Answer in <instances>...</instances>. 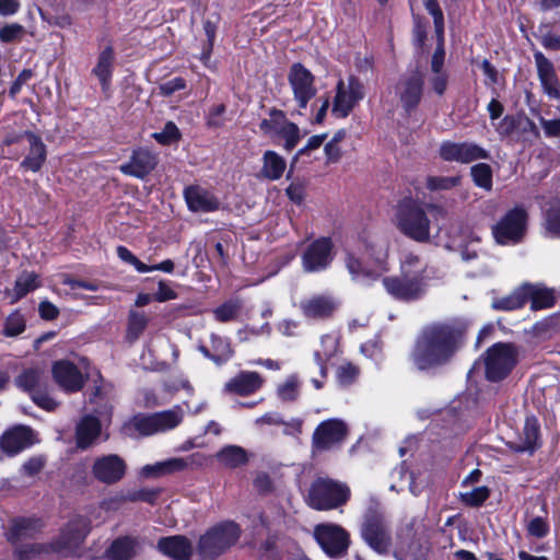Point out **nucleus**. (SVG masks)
Masks as SVG:
<instances>
[{"label": "nucleus", "instance_id": "obj_1", "mask_svg": "<svg viewBox=\"0 0 560 560\" xmlns=\"http://www.w3.org/2000/svg\"><path fill=\"white\" fill-rule=\"evenodd\" d=\"M463 330L454 324H434L423 329L412 352L420 370L445 363L455 352Z\"/></svg>", "mask_w": 560, "mask_h": 560}, {"label": "nucleus", "instance_id": "obj_2", "mask_svg": "<svg viewBox=\"0 0 560 560\" xmlns=\"http://www.w3.org/2000/svg\"><path fill=\"white\" fill-rule=\"evenodd\" d=\"M389 241L382 235H368L357 249H348L346 267L352 280L368 284L389 270Z\"/></svg>", "mask_w": 560, "mask_h": 560}, {"label": "nucleus", "instance_id": "obj_3", "mask_svg": "<svg viewBox=\"0 0 560 560\" xmlns=\"http://www.w3.org/2000/svg\"><path fill=\"white\" fill-rule=\"evenodd\" d=\"M428 280L427 264L419 256L407 253L400 261V276L385 277L383 285L394 299L412 302L427 293Z\"/></svg>", "mask_w": 560, "mask_h": 560}, {"label": "nucleus", "instance_id": "obj_4", "mask_svg": "<svg viewBox=\"0 0 560 560\" xmlns=\"http://www.w3.org/2000/svg\"><path fill=\"white\" fill-rule=\"evenodd\" d=\"M90 532V523L82 516H74L62 528L59 539L49 546L26 545L18 549L21 560H55L73 555Z\"/></svg>", "mask_w": 560, "mask_h": 560}, {"label": "nucleus", "instance_id": "obj_5", "mask_svg": "<svg viewBox=\"0 0 560 560\" xmlns=\"http://www.w3.org/2000/svg\"><path fill=\"white\" fill-rule=\"evenodd\" d=\"M241 533L240 525L233 521L212 525L199 537L196 547L198 556L202 560L217 559L238 541Z\"/></svg>", "mask_w": 560, "mask_h": 560}, {"label": "nucleus", "instance_id": "obj_6", "mask_svg": "<svg viewBox=\"0 0 560 560\" xmlns=\"http://www.w3.org/2000/svg\"><path fill=\"white\" fill-rule=\"evenodd\" d=\"M394 223L407 237L417 242L430 240V220L423 208L412 199H404L396 209Z\"/></svg>", "mask_w": 560, "mask_h": 560}, {"label": "nucleus", "instance_id": "obj_7", "mask_svg": "<svg viewBox=\"0 0 560 560\" xmlns=\"http://www.w3.org/2000/svg\"><path fill=\"white\" fill-rule=\"evenodd\" d=\"M349 498L347 485L329 478H317L308 490L307 503L314 510L329 511L346 504Z\"/></svg>", "mask_w": 560, "mask_h": 560}, {"label": "nucleus", "instance_id": "obj_8", "mask_svg": "<svg viewBox=\"0 0 560 560\" xmlns=\"http://www.w3.org/2000/svg\"><path fill=\"white\" fill-rule=\"evenodd\" d=\"M184 419V411L180 406H175L151 415H138L131 420V425L139 434L148 436L177 428Z\"/></svg>", "mask_w": 560, "mask_h": 560}, {"label": "nucleus", "instance_id": "obj_9", "mask_svg": "<svg viewBox=\"0 0 560 560\" xmlns=\"http://www.w3.org/2000/svg\"><path fill=\"white\" fill-rule=\"evenodd\" d=\"M517 362V351L511 343H495L485 355L486 376L491 382L506 377Z\"/></svg>", "mask_w": 560, "mask_h": 560}, {"label": "nucleus", "instance_id": "obj_10", "mask_svg": "<svg viewBox=\"0 0 560 560\" xmlns=\"http://www.w3.org/2000/svg\"><path fill=\"white\" fill-rule=\"evenodd\" d=\"M526 223L527 212L522 207H515L493 226V236L502 245L515 244L524 236Z\"/></svg>", "mask_w": 560, "mask_h": 560}, {"label": "nucleus", "instance_id": "obj_11", "mask_svg": "<svg viewBox=\"0 0 560 560\" xmlns=\"http://www.w3.org/2000/svg\"><path fill=\"white\" fill-rule=\"evenodd\" d=\"M260 130L272 139L284 140L287 150L293 149L301 139L299 127L289 121L281 110H271L269 117L260 122Z\"/></svg>", "mask_w": 560, "mask_h": 560}, {"label": "nucleus", "instance_id": "obj_12", "mask_svg": "<svg viewBox=\"0 0 560 560\" xmlns=\"http://www.w3.org/2000/svg\"><path fill=\"white\" fill-rule=\"evenodd\" d=\"M314 537L322 549L332 558L341 557L349 546V534L337 524L316 525Z\"/></svg>", "mask_w": 560, "mask_h": 560}, {"label": "nucleus", "instance_id": "obj_13", "mask_svg": "<svg viewBox=\"0 0 560 560\" xmlns=\"http://www.w3.org/2000/svg\"><path fill=\"white\" fill-rule=\"evenodd\" d=\"M363 96L364 86L358 79L350 77L347 82L339 80L331 113L338 118L347 117Z\"/></svg>", "mask_w": 560, "mask_h": 560}, {"label": "nucleus", "instance_id": "obj_14", "mask_svg": "<svg viewBox=\"0 0 560 560\" xmlns=\"http://www.w3.org/2000/svg\"><path fill=\"white\" fill-rule=\"evenodd\" d=\"M332 243L327 237L315 240L302 254V268L305 272H320L332 261Z\"/></svg>", "mask_w": 560, "mask_h": 560}, {"label": "nucleus", "instance_id": "obj_15", "mask_svg": "<svg viewBox=\"0 0 560 560\" xmlns=\"http://www.w3.org/2000/svg\"><path fill=\"white\" fill-rule=\"evenodd\" d=\"M348 433L347 424L339 419L323 421L315 429L312 438L315 451H328L341 444Z\"/></svg>", "mask_w": 560, "mask_h": 560}, {"label": "nucleus", "instance_id": "obj_16", "mask_svg": "<svg viewBox=\"0 0 560 560\" xmlns=\"http://www.w3.org/2000/svg\"><path fill=\"white\" fill-rule=\"evenodd\" d=\"M289 83L299 107L306 108L308 102L316 95L314 77L311 71L301 63L292 65L289 72Z\"/></svg>", "mask_w": 560, "mask_h": 560}, {"label": "nucleus", "instance_id": "obj_17", "mask_svg": "<svg viewBox=\"0 0 560 560\" xmlns=\"http://www.w3.org/2000/svg\"><path fill=\"white\" fill-rule=\"evenodd\" d=\"M127 471L126 460L117 454H106L95 458L92 466L94 478L105 485L120 481Z\"/></svg>", "mask_w": 560, "mask_h": 560}, {"label": "nucleus", "instance_id": "obj_18", "mask_svg": "<svg viewBox=\"0 0 560 560\" xmlns=\"http://www.w3.org/2000/svg\"><path fill=\"white\" fill-rule=\"evenodd\" d=\"M440 155L444 161L471 163L489 158L487 150L474 142L445 141L440 147Z\"/></svg>", "mask_w": 560, "mask_h": 560}, {"label": "nucleus", "instance_id": "obj_19", "mask_svg": "<svg viewBox=\"0 0 560 560\" xmlns=\"http://www.w3.org/2000/svg\"><path fill=\"white\" fill-rule=\"evenodd\" d=\"M339 302L331 295L317 294L301 300L299 306L302 314L311 319H323L332 315Z\"/></svg>", "mask_w": 560, "mask_h": 560}, {"label": "nucleus", "instance_id": "obj_20", "mask_svg": "<svg viewBox=\"0 0 560 560\" xmlns=\"http://www.w3.org/2000/svg\"><path fill=\"white\" fill-rule=\"evenodd\" d=\"M156 155L147 149L135 150L128 163L121 164L119 171L128 176L144 178L156 166Z\"/></svg>", "mask_w": 560, "mask_h": 560}, {"label": "nucleus", "instance_id": "obj_21", "mask_svg": "<svg viewBox=\"0 0 560 560\" xmlns=\"http://www.w3.org/2000/svg\"><path fill=\"white\" fill-rule=\"evenodd\" d=\"M51 372L55 382L66 392H78L83 387V375L70 361L60 360L55 362Z\"/></svg>", "mask_w": 560, "mask_h": 560}, {"label": "nucleus", "instance_id": "obj_22", "mask_svg": "<svg viewBox=\"0 0 560 560\" xmlns=\"http://www.w3.org/2000/svg\"><path fill=\"white\" fill-rule=\"evenodd\" d=\"M36 442L32 429L18 425L4 432L0 439L1 450L10 456H13Z\"/></svg>", "mask_w": 560, "mask_h": 560}, {"label": "nucleus", "instance_id": "obj_23", "mask_svg": "<svg viewBox=\"0 0 560 560\" xmlns=\"http://www.w3.org/2000/svg\"><path fill=\"white\" fill-rule=\"evenodd\" d=\"M158 550L173 560H190L194 545L184 535L163 537L158 541Z\"/></svg>", "mask_w": 560, "mask_h": 560}, {"label": "nucleus", "instance_id": "obj_24", "mask_svg": "<svg viewBox=\"0 0 560 560\" xmlns=\"http://www.w3.org/2000/svg\"><path fill=\"white\" fill-rule=\"evenodd\" d=\"M423 81L418 72L404 78L397 85V94L404 109L408 113L420 102Z\"/></svg>", "mask_w": 560, "mask_h": 560}, {"label": "nucleus", "instance_id": "obj_25", "mask_svg": "<svg viewBox=\"0 0 560 560\" xmlns=\"http://www.w3.org/2000/svg\"><path fill=\"white\" fill-rule=\"evenodd\" d=\"M188 209L194 212H211L220 207L218 198L200 186H190L184 190Z\"/></svg>", "mask_w": 560, "mask_h": 560}, {"label": "nucleus", "instance_id": "obj_26", "mask_svg": "<svg viewBox=\"0 0 560 560\" xmlns=\"http://www.w3.org/2000/svg\"><path fill=\"white\" fill-rule=\"evenodd\" d=\"M537 73L544 92L551 98H560V83L552 63L540 51L534 55Z\"/></svg>", "mask_w": 560, "mask_h": 560}, {"label": "nucleus", "instance_id": "obj_27", "mask_svg": "<svg viewBox=\"0 0 560 560\" xmlns=\"http://www.w3.org/2000/svg\"><path fill=\"white\" fill-rule=\"evenodd\" d=\"M102 430L101 420L94 416H84L77 424L75 441L80 448H88L96 441Z\"/></svg>", "mask_w": 560, "mask_h": 560}, {"label": "nucleus", "instance_id": "obj_28", "mask_svg": "<svg viewBox=\"0 0 560 560\" xmlns=\"http://www.w3.org/2000/svg\"><path fill=\"white\" fill-rule=\"evenodd\" d=\"M261 384L262 380L258 373L241 372L225 384L224 390L245 396L256 392Z\"/></svg>", "mask_w": 560, "mask_h": 560}, {"label": "nucleus", "instance_id": "obj_29", "mask_svg": "<svg viewBox=\"0 0 560 560\" xmlns=\"http://www.w3.org/2000/svg\"><path fill=\"white\" fill-rule=\"evenodd\" d=\"M339 338L336 334L324 335L320 338V348L314 351V360L323 378L327 376V362L338 352Z\"/></svg>", "mask_w": 560, "mask_h": 560}, {"label": "nucleus", "instance_id": "obj_30", "mask_svg": "<svg viewBox=\"0 0 560 560\" xmlns=\"http://www.w3.org/2000/svg\"><path fill=\"white\" fill-rule=\"evenodd\" d=\"M25 136L30 144V152L22 161L21 166L28 171L37 172L46 160V147L38 136L32 132H25Z\"/></svg>", "mask_w": 560, "mask_h": 560}, {"label": "nucleus", "instance_id": "obj_31", "mask_svg": "<svg viewBox=\"0 0 560 560\" xmlns=\"http://www.w3.org/2000/svg\"><path fill=\"white\" fill-rule=\"evenodd\" d=\"M362 537L376 552H385L388 548V535L380 522H366L362 527Z\"/></svg>", "mask_w": 560, "mask_h": 560}, {"label": "nucleus", "instance_id": "obj_32", "mask_svg": "<svg viewBox=\"0 0 560 560\" xmlns=\"http://www.w3.org/2000/svg\"><path fill=\"white\" fill-rule=\"evenodd\" d=\"M141 548L138 537H121L113 541L106 555L109 560H130Z\"/></svg>", "mask_w": 560, "mask_h": 560}, {"label": "nucleus", "instance_id": "obj_33", "mask_svg": "<svg viewBox=\"0 0 560 560\" xmlns=\"http://www.w3.org/2000/svg\"><path fill=\"white\" fill-rule=\"evenodd\" d=\"M114 63V50L110 46H107L100 52L97 62L92 70V73L98 79L104 91H106L110 85Z\"/></svg>", "mask_w": 560, "mask_h": 560}, {"label": "nucleus", "instance_id": "obj_34", "mask_svg": "<svg viewBox=\"0 0 560 560\" xmlns=\"http://www.w3.org/2000/svg\"><path fill=\"white\" fill-rule=\"evenodd\" d=\"M199 351L217 364L226 362L232 357V349L228 339L211 335V348L199 346Z\"/></svg>", "mask_w": 560, "mask_h": 560}, {"label": "nucleus", "instance_id": "obj_35", "mask_svg": "<svg viewBox=\"0 0 560 560\" xmlns=\"http://www.w3.org/2000/svg\"><path fill=\"white\" fill-rule=\"evenodd\" d=\"M287 167V163L282 156L275 151H266L262 156L261 175L270 180L279 179Z\"/></svg>", "mask_w": 560, "mask_h": 560}, {"label": "nucleus", "instance_id": "obj_36", "mask_svg": "<svg viewBox=\"0 0 560 560\" xmlns=\"http://www.w3.org/2000/svg\"><path fill=\"white\" fill-rule=\"evenodd\" d=\"M39 284L38 276L35 272L23 271L15 280L13 290L7 291V294L12 295L11 303H15L38 288Z\"/></svg>", "mask_w": 560, "mask_h": 560}, {"label": "nucleus", "instance_id": "obj_37", "mask_svg": "<svg viewBox=\"0 0 560 560\" xmlns=\"http://www.w3.org/2000/svg\"><path fill=\"white\" fill-rule=\"evenodd\" d=\"M529 289L522 285L511 294L494 299L492 301V307L498 311H514L521 308L528 301Z\"/></svg>", "mask_w": 560, "mask_h": 560}, {"label": "nucleus", "instance_id": "obj_38", "mask_svg": "<svg viewBox=\"0 0 560 560\" xmlns=\"http://www.w3.org/2000/svg\"><path fill=\"white\" fill-rule=\"evenodd\" d=\"M45 383L44 371L39 368L25 369L16 378L19 388L28 392L31 395L37 392Z\"/></svg>", "mask_w": 560, "mask_h": 560}, {"label": "nucleus", "instance_id": "obj_39", "mask_svg": "<svg viewBox=\"0 0 560 560\" xmlns=\"http://www.w3.org/2000/svg\"><path fill=\"white\" fill-rule=\"evenodd\" d=\"M163 462L165 475L183 471L195 466H201L203 463V456L196 453L187 457H173Z\"/></svg>", "mask_w": 560, "mask_h": 560}, {"label": "nucleus", "instance_id": "obj_40", "mask_svg": "<svg viewBox=\"0 0 560 560\" xmlns=\"http://www.w3.org/2000/svg\"><path fill=\"white\" fill-rule=\"evenodd\" d=\"M149 323V317L143 313L130 310L128 314V324L126 330V339L135 342L143 334Z\"/></svg>", "mask_w": 560, "mask_h": 560}, {"label": "nucleus", "instance_id": "obj_41", "mask_svg": "<svg viewBox=\"0 0 560 560\" xmlns=\"http://www.w3.org/2000/svg\"><path fill=\"white\" fill-rule=\"evenodd\" d=\"M544 226L550 236L560 237V202L550 201L544 210Z\"/></svg>", "mask_w": 560, "mask_h": 560}, {"label": "nucleus", "instance_id": "obj_42", "mask_svg": "<svg viewBox=\"0 0 560 560\" xmlns=\"http://www.w3.org/2000/svg\"><path fill=\"white\" fill-rule=\"evenodd\" d=\"M539 438V423L535 417H527L523 428L522 443L517 451L533 452Z\"/></svg>", "mask_w": 560, "mask_h": 560}, {"label": "nucleus", "instance_id": "obj_43", "mask_svg": "<svg viewBox=\"0 0 560 560\" xmlns=\"http://www.w3.org/2000/svg\"><path fill=\"white\" fill-rule=\"evenodd\" d=\"M217 458L228 467H237L246 462L245 451L236 445H229L223 447L218 454Z\"/></svg>", "mask_w": 560, "mask_h": 560}, {"label": "nucleus", "instance_id": "obj_44", "mask_svg": "<svg viewBox=\"0 0 560 560\" xmlns=\"http://www.w3.org/2000/svg\"><path fill=\"white\" fill-rule=\"evenodd\" d=\"M39 524L35 520L21 518L14 521L9 533V538L13 542H18L23 538L32 536L38 528Z\"/></svg>", "mask_w": 560, "mask_h": 560}, {"label": "nucleus", "instance_id": "obj_45", "mask_svg": "<svg viewBox=\"0 0 560 560\" xmlns=\"http://www.w3.org/2000/svg\"><path fill=\"white\" fill-rule=\"evenodd\" d=\"M470 175L476 186L483 188L486 190H491L492 188V170L491 166L487 163H478L475 164L470 168Z\"/></svg>", "mask_w": 560, "mask_h": 560}, {"label": "nucleus", "instance_id": "obj_46", "mask_svg": "<svg viewBox=\"0 0 560 560\" xmlns=\"http://www.w3.org/2000/svg\"><path fill=\"white\" fill-rule=\"evenodd\" d=\"M525 287L529 289L528 301H530L533 308H546L553 304V295L549 290L528 284Z\"/></svg>", "mask_w": 560, "mask_h": 560}, {"label": "nucleus", "instance_id": "obj_47", "mask_svg": "<svg viewBox=\"0 0 560 560\" xmlns=\"http://www.w3.org/2000/svg\"><path fill=\"white\" fill-rule=\"evenodd\" d=\"M490 495V490L486 486L472 488L459 493L460 501L468 506L481 505Z\"/></svg>", "mask_w": 560, "mask_h": 560}, {"label": "nucleus", "instance_id": "obj_48", "mask_svg": "<svg viewBox=\"0 0 560 560\" xmlns=\"http://www.w3.org/2000/svg\"><path fill=\"white\" fill-rule=\"evenodd\" d=\"M300 393V383L295 375L289 376L277 388L278 397L283 401H292L296 399Z\"/></svg>", "mask_w": 560, "mask_h": 560}, {"label": "nucleus", "instance_id": "obj_49", "mask_svg": "<svg viewBox=\"0 0 560 560\" xmlns=\"http://www.w3.org/2000/svg\"><path fill=\"white\" fill-rule=\"evenodd\" d=\"M241 308L238 301H228L213 310L214 318L218 322L226 323L233 320Z\"/></svg>", "mask_w": 560, "mask_h": 560}, {"label": "nucleus", "instance_id": "obj_50", "mask_svg": "<svg viewBox=\"0 0 560 560\" xmlns=\"http://www.w3.org/2000/svg\"><path fill=\"white\" fill-rule=\"evenodd\" d=\"M25 330V318L20 312L10 314L4 323V335L15 337Z\"/></svg>", "mask_w": 560, "mask_h": 560}, {"label": "nucleus", "instance_id": "obj_51", "mask_svg": "<svg viewBox=\"0 0 560 560\" xmlns=\"http://www.w3.org/2000/svg\"><path fill=\"white\" fill-rule=\"evenodd\" d=\"M459 177L456 176H432L427 179V187L430 190H448L457 186Z\"/></svg>", "mask_w": 560, "mask_h": 560}, {"label": "nucleus", "instance_id": "obj_52", "mask_svg": "<svg viewBox=\"0 0 560 560\" xmlns=\"http://www.w3.org/2000/svg\"><path fill=\"white\" fill-rule=\"evenodd\" d=\"M424 7L428 10V12L433 16L435 32L439 38L442 40L444 30V18L438 1L425 0Z\"/></svg>", "mask_w": 560, "mask_h": 560}, {"label": "nucleus", "instance_id": "obj_53", "mask_svg": "<svg viewBox=\"0 0 560 560\" xmlns=\"http://www.w3.org/2000/svg\"><path fill=\"white\" fill-rule=\"evenodd\" d=\"M518 115H508L495 125V130L501 137L517 136Z\"/></svg>", "mask_w": 560, "mask_h": 560}, {"label": "nucleus", "instance_id": "obj_54", "mask_svg": "<svg viewBox=\"0 0 560 560\" xmlns=\"http://www.w3.org/2000/svg\"><path fill=\"white\" fill-rule=\"evenodd\" d=\"M359 370L351 363H345L337 370V380L341 386L351 385L358 377Z\"/></svg>", "mask_w": 560, "mask_h": 560}, {"label": "nucleus", "instance_id": "obj_55", "mask_svg": "<svg viewBox=\"0 0 560 560\" xmlns=\"http://www.w3.org/2000/svg\"><path fill=\"white\" fill-rule=\"evenodd\" d=\"M152 137L161 144H170L179 138V130L174 122L170 121L162 131L154 132Z\"/></svg>", "mask_w": 560, "mask_h": 560}, {"label": "nucleus", "instance_id": "obj_56", "mask_svg": "<svg viewBox=\"0 0 560 560\" xmlns=\"http://www.w3.org/2000/svg\"><path fill=\"white\" fill-rule=\"evenodd\" d=\"M117 256L126 264H129L135 267V269L140 273L148 272V265L140 261L127 247L118 246L117 247Z\"/></svg>", "mask_w": 560, "mask_h": 560}, {"label": "nucleus", "instance_id": "obj_57", "mask_svg": "<svg viewBox=\"0 0 560 560\" xmlns=\"http://www.w3.org/2000/svg\"><path fill=\"white\" fill-rule=\"evenodd\" d=\"M166 390L171 394H175L179 390H184L187 396H191L194 394V387L189 383V381L184 376H175L171 378L166 385Z\"/></svg>", "mask_w": 560, "mask_h": 560}, {"label": "nucleus", "instance_id": "obj_58", "mask_svg": "<svg viewBox=\"0 0 560 560\" xmlns=\"http://www.w3.org/2000/svg\"><path fill=\"white\" fill-rule=\"evenodd\" d=\"M224 113H225V106L223 104L213 105L207 117V124L210 127H221L224 124Z\"/></svg>", "mask_w": 560, "mask_h": 560}, {"label": "nucleus", "instance_id": "obj_59", "mask_svg": "<svg viewBox=\"0 0 560 560\" xmlns=\"http://www.w3.org/2000/svg\"><path fill=\"white\" fill-rule=\"evenodd\" d=\"M23 33V26L20 24H9L0 28V40L10 43L19 38Z\"/></svg>", "mask_w": 560, "mask_h": 560}, {"label": "nucleus", "instance_id": "obj_60", "mask_svg": "<svg viewBox=\"0 0 560 560\" xmlns=\"http://www.w3.org/2000/svg\"><path fill=\"white\" fill-rule=\"evenodd\" d=\"M45 466V458L43 456H34L22 465V472L26 476H34L38 474Z\"/></svg>", "mask_w": 560, "mask_h": 560}, {"label": "nucleus", "instance_id": "obj_61", "mask_svg": "<svg viewBox=\"0 0 560 560\" xmlns=\"http://www.w3.org/2000/svg\"><path fill=\"white\" fill-rule=\"evenodd\" d=\"M186 86V82L183 78H174L159 86L160 93L164 96H170L176 91L183 90Z\"/></svg>", "mask_w": 560, "mask_h": 560}, {"label": "nucleus", "instance_id": "obj_62", "mask_svg": "<svg viewBox=\"0 0 560 560\" xmlns=\"http://www.w3.org/2000/svg\"><path fill=\"white\" fill-rule=\"evenodd\" d=\"M527 530L532 536L541 538L548 534L549 527L541 517H535L528 523Z\"/></svg>", "mask_w": 560, "mask_h": 560}, {"label": "nucleus", "instance_id": "obj_63", "mask_svg": "<svg viewBox=\"0 0 560 560\" xmlns=\"http://www.w3.org/2000/svg\"><path fill=\"white\" fill-rule=\"evenodd\" d=\"M429 83L436 94L442 95L447 86V74L445 72L431 73Z\"/></svg>", "mask_w": 560, "mask_h": 560}, {"label": "nucleus", "instance_id": "obj_64", "mask_svg": "<svg viewBox=\"0 0 560 560\" xmlns=\"http://www.w3.org/2000/svg\"><path fill=\"white\" fill-rule=\"evenodd\" d=\"M33 401L40 408L51 411L57 407V402L48 395L40 393L39 389L32 395Z\"/></svg>", "mask_w": 560, "mask_h": 560}]
</instances>
